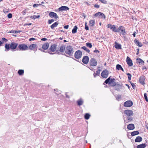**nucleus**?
<instances>
[{
	"mask_svg": "<svg viewBox=\"0 0 148 148\" xmlns=\"http://www.w3.org/2000/svg\"><path fill=\"white\" fill-rule=\"evenodd\" d=\"M3 12L5 13H8L9 12V11L7 10V9H5V10H3Z\"/></svg>",
	"mask_w": 148,
	"mask_h": 148,
	"instance_id": "680f3d73",
	"label": "nucleus"
},
{
	"mask_svg": "<svg viewBox=\"0 0 148 148\" xmlns=\"http://www.w3.org/2000/svg\"><path fill=\"white\" fill-rule=\"evenodd\" d=\"M54 21V20L53 19H51L48 20V23L49 24H51L52 22H53Z\"/></svg>",
	"mask_w": 148,
	"mask_h": 148,
	"instance_id": "37998d69",
	"label": "nucleus"
},
{
	"mask_svg": "<svg viewBox=\"0 0 148 148\" xmlns=\"http://www.w3.org/2000/svg\"><path fill=\"white\" fill-rule=\"evenodd\" d=\"M89 60V58L88 56H86L83 57L82 60V62L85 64H87Z\"/></svg>",
	"mask_w": 148,
	"mask_h": 148,
	"instance_id": "9b49d317",
	"label": "nucleus"
},
{
	"mask_svg": "<svg viewBox=\"0 0 148 148\" xmlns=\"http://www.w3.org/2000/svg\"><path fill=\"white\" fill-rule=\"evenodd\" d=\"M127 75L128 78L129 80H130L131 79V78L132 77L130 73H128L127 74Z\"/></svg>",
	"mask_w": 148,
	"mask_h": 148,
	"instance_id": "79ce46f5",
	"label": "nucleus"
},
{
	"mask_svg": "<svg viewBox=\"0 0 148 148\" xmlns=\"http://www.w3.org/2000/svg\"><path fill=\"white\" fill-rule=\"evenodd\" d=\"M69 9L68 7L65 6H62L58 8V10L60 11L63 12L64 11H67Z\"/></svg>",
	"mask_w": 148,
	"mask_h": 148,
	"instance_id": "9d476101",
	"label": "nucleus"
},
{
	"mask_svg": "<svg viewBox=\"0 0 148 148\" xmlns=\"http://www.w3.org/2000/svg\"><path fill=\"white\" fill-rule=\"evenodd\" d=\"M142 138L140 136H138L136 137L135 140V141L136 142H140L142 141Z\"/></svg>",
	"mask_w": 148,
	"mask_h": 148,
	"instance_id": "a878e982",
	"label": "nucleus"
},
{
	"mask_svg": "<svg viewBox=\"0 0 148 148\" xmlns=\"http://www.w3.org/2000/svg\"><path fill=\"white\" fill-rule=\"evenodd\" d=\"M11 49L14 50L16 49L17 47L18 44L17 43L12 42L10 44Z\"/></svg>",
	"mask_w": 148,
	"mask_h": 148,
	"instance_id": "f8f14e48",
	"label": "nucleus"
},
{
	"mask_svg": "<svg viewBox=\"0 0 148 148\" xmlns=\"http://www.w3.org/2000/svg\"><path fill=\"white\" fill-rule=\"evenodd\" d=\"M82 53L80 50H78L76 51L74 54V57L76 59H79L82 56Z\"/></svg>",
	"mask_w": 148,
	"mask_h": 148,
	"instance_id": "7ed1b4c3",
	"label": "nucleus"
},
{
	"mask_svg": "<svg viewBox=\"0 0 148 148\" xmlns=\"http://www.w3.org/2000/svg\"><path fill=\"white\" fill-rule=\"evenodd\" d=\"M5 51H7L9 50L10 49H11L10 45V44H6L5 46Z\"/></svg>",
	"mask_w": 148,
	"mask_h": 148,
	"instance_id": "412c9836",
	"label": "nucleus"
},
{
	"mask_svg": "<svg viewBox=\"0 0 148 148\" xmlns=\"http://www.w3.org/2000/svg\"><path fill=\"white\" fill-rule=\"evenodd\" d=\"M77 28V26H75L72 31V33L73 34H75L76 33Z\"/></svg>",
	"mask_w": 148,
	"mask_h": 148,
	"instance_id": "c85d7f7f",
	"label": "nucleus"
},
{
	"mask_svg": "<svg viewBox=\"0 0 148 148\" xmlns=\"http://www.w3.org/2000/svg\"><path fill=\"white\" fill-rule=\"evenodd\" d=\"M134 42L136 45L139 47H141L143 46V44L141 42H139L137 40H135Z\"/></svg>",
	"mask_w": 148,
	"mask_h": 148,
	"instance_id": "6ab92c4d",
	"label": "nucleus"
},
{
	"mask_svg": "<svg viewBox=\"0 0 148 148\" xmlns=\"http://www.w3.org/2000/svg\"><path fill=\"white\" fill-rule=\"evenodd\" d=\"M81 49H83L86 51V52L89 53L90 52V50L88 49V48L85 46H83L81 47Z\"/></svg>",
	"mask_w": 148,
	"mask_h": 148,
	"instance_id": "7c9ffc66",
	"label": "nucleus"
},
{
	"mask_svg": "<svg viewBox=\"0 0 148 148\" xmlns=\"http://www.w3.org/2000/svg\"><path fill=\"white\" fill-rule=\"evenodd\" d=\"M18 48L20 50L22 51L26 50L28 48L27 45L24 44H21L19 45Z\"/></svg>",
	"mask_w": 148,
	"mask_h": 148,
	"instance_id": "39448f33",
	"label": "nucleus"
},
{
	"mask_svg": "<svg viewBox=\"0 0 148 148\" xmlns=\"http://www.w3.org/2000/svg\"><path fill=\"white\" fill-rule=\"evenodd\" d=\"M100 71L99 69L97 70L96 71V73H95L94 74V75L95 77L96 75H99L100 73Z\"/></svg>",
	"mask_w": 148,
	"mask_h": 148,
	"instance_id": "e433bc0d",
	"label": "nucleus"
},
{
	"mask_svg": "<svg viewBox=\"0 0 148 148\" xmlns=\"http://www.w3.org/2000/svg\"><path fill=\"white\" fill-rule=\"evenodd\" d=\"M12 14L11 13H9L8 15V17L9 18H11L12 17Z\"/></svg>",
	"mask_w": 148,
	"mask_h": 148,
	"instance_id": "3c124183",
	"label": "nucleus"
},
{
	"mask_svg": "<svg viewBox=\"0 0 148 148\" xmlns=\"http://www.w3.org/2000/svg\"><path fill=\"white\" fill-rule=\"evenodd\" d=\"M97 64V62L96 60L93 59V66H96Z\"/></svg>",
	"mask_w": 148,
	"mask_h": 148,
	"instance_id": "49530a36",
	"label": "nucleus"
},
{
	"mask_svg": "<svg viewBox=\"0 0 148 148\" xmlns=\"http://www.w3.org/2000/svg\"><path fill=\"white\" fill-rule=\"evenodd\" d=\"M146 147V145L145 143H143L138 145L136 146V148H144Z\"/></svg>",
	"mask_w": 148,
	"mask_h": 148,
	"instance_id": "cd10ccee",
	"label": "nucleus"
},
{
	"mask_svg": "<svg viewBox=\"0 0 148 148\" xmlns=\"http://www.w3.org/2000/svg\"><path fill=\"white\" fill-rule=\"evenodd\" d=\"M24 73V71L23 70L20 69L18 70V73L20 75H22Z\"/></svg>",
	"mask_w": 148,
	"mask_h": 148,
	"instance_id": "473e14b6",
	"label": "nucleus"
},
{
	"mask_svg": "<svg viewBox=\"0 0 148 148\" xmlns=\"http://www.w3.org/2000/svg\"><path fill=\"white\" fill-rule=\"evenodd\" d=\"M133 120V117L130 116H127V120H124V122L125 123H127L132 121Z\"/></svg>",
	"mask_w": 148,
	"mask_h": 148,
	"instance_id": "2eb2a0df",
	"label": "nucleus"
},
{
	"mask_svg": "<svg viewBox=\"0 0 148 148\" xmlns=\"http://www.w3.org/2000/svg\"><path fill=\"white\" fill-rule=\"evenodd\" d=\"M2 40L3 41H5V42H7L8 40L7 39L4 38H2Z\"/></svg>",
	"mask_w": 148,
	"mask_h": 148,
	"instance_id": "4d7b16f0",
	"label": "nucleus"
},
{
	"mask_svg": "<svg viewBox=\"0 0 148 148\" xmlns=\"http://www.w3.org/2000/svg\"><path fill=\"white\" fill-rule=\"evenodd\" d=\"M115 79L114 78H112L110 79V77H109L103 83L104 85L108 84L109 85L111 86H114L116 85V83L115 82Z\"/></svg>",
	"mask_w": 148,
	"mask_h": 148,
	"instance_id": "f03ea898",
	"label": "nucleus"
},
{
	"mask_svg": "<svg viewBox=\"0 0 148 148\" xmlns=\"http://www.w3.org/2000/svg\"><path fill=\"white\" fill-rule=\"evenodd\" d=\"M35 40V39L33 38H29V40L30 41H32V40Z\"/></svg>",
	"mask_w": 148,
	"mask_h": 148,
	"instance_id": "bf43d9fd",
	"label": "nucleus"
},
{
	"mask_svg": "<svg viewBox=\"0 0 148 148\" xmlns=\"http://www.w3.org/2000/svg\"><path fill=\"white\" fill-rule=\"evenodd\" d=\"M126 62L127 64L130 66H132L133 65L132 60L128 56L126 58Z\"/></svg>",
	"mask_w": 148,
	"mask_h": 148,
	"instance_id": "ddd939ff",
	"label": "nucleus"
},
{
	"mask_svg": "<svg viewBox=\"0 0 148 148\" xmlns=\"http://www.w3.org/2000/svg\"><path fill=\"white\" fill-rule=\"evenodd\" d=\"M145 77L142 76L140 77L139 78V81L140 83L142 85H144L145 84Z\"/></svg>",
	"mask_w": 148,
	"mask_h": 148,
	"instance_id": "4468645a",
	"label": "nucleus"
},
{
	"mask_svg": "<svg viewBox=\"0 0 148 148\" xmlns=\"http://www.w3.org/2000/svg\"><path fill=\"white\" fill-rule=\"evenodd\" d=\"M136 62L137 63H139L141 65H143L144 64V61L140 58H137L136 59Z\"/></svg>",
	"mask_w": 148,
	"mask_h": 148,
	"instance_id": "5701e85b",
	"label": "nucleus"
},
{
	"mask_svg": "<svg viewBox=\"0 0 148 148\" xmlns=\"http://www.w3.org/2000/svg\"><path fill=\"white\" fill-rule=\"evenodd\" d=\"M77 105L80 106L82 105L83 104L84 101L82 99L80 98L77 100Z\"/></svg>",
	"mask_w": 148,
	"mask_h": 148,
	"instance_id": "aec40b11",
	"label": "nucleus"
},
{
	"mask_svg": "<svg viewBox=\"0 0 148 148\" xmlns=\"http://www.w3.org/2000/svg\"><path fill=\"white\" fill-rule=\"evenodd\" d=\"M49 16L50 17L54 18L55 19H57L58 18V16L56 13L52 12H50L49 13Z\"/></svg>",
	"mask_w": 148,
	"mask_h": 148,
	"instance_id": "1a4fd4ad",
	"label": "nucleus"
},
{
	"mask_svg": "<svg viewBox=\"0 0 148 148\" xmlns=\"http://www.w3.org/2000/svg\"><path fill=\"white\" fill-rule=\"evenodd\" d=\"M108 71L107 69H105L101 74V76L103 78H106L108 75Z\"/></svg>",
	"mask_w": 148,
	"mask_h": 148,
	"instance_id": "423d86ee",
	"label": "nucleus"
},
{
	"mask_svg": "<svg viewBox=\"0 0 148 148\" xmlns=\"http://www.w3.org/2000/svg\"><path fill=\"white\" fill-rule=\"evenodd\" d=\"M144 97H145V100L147 101L148 102V100L147 97V93H145L144 94Z\"/></svg>",
	"mask_w": 148,
	"mask_h": 148,
	"instance_id": "a18cd8bd",
	"label": "nucleus"
},
{
	"mask_svg": "<svg viewBox=\"0 0 148 148\" xmlns=\"http://www.w3.org/2000/svg\"><path fill=\"white\" fill-rule=\"evenodd\" d=\"M133 105L132 102L130 100L127 101L124 103V106L126 107H130Z\"/></svg>",
	"mask_w": 148,
	"mask_h": 148,
	"instance_id": "0eeeda50",
	"label": "nucleus"
},
{
	"mask_svg": "<svg viewBox=\"0 0 148 148\" xmlns=\"http://www.w3.org/2000/svg\"><path fill=\"white\" fill-rule=\"evenodd\" d=\"M115 45L114 46V47L116 49H121V45L120 44H118L116 42H115Z\"/></svg>",
	"mask_w": 148,
	"mask_h": 148,
	"instance_id": "393cba45",
	"label": "nucleus"
},
{
	"mask_svg": "<svg viewBox=\"0 0 148 148\" xmlns=\"http://www.w3.org/2000/svg\"><path fill=\"white\" fill-rule=\"evenodd\" d=\"M41 5L40 4H35L33 5V7L34 8L37 7L39 5Z\"/></svg>",
	"mask_w": 148,
	"mask_h": 148,
	"instance_id": "c03bdc74",
	"label": "nucleus"
},
{
	"mask_svg": "<svg viewBox=\"0 0 148 148\" xmlns=\"http://www.w3.org/2000/svg\"><path fill=\"white\" fill-rule=\"evenodd\" d=\"M112 25H112L110 24H108L107 25V27L108 28H110V29H111Z\"/></svg>",
	"mask_w": 148,
	"mask_h": 148,
	"instance_id": "603ef678",
	"label": "nucleus"
},
{
	"mask_svg": "<svg viewBox=\"0 0 148 148\" xmlns=\"http://www.w3.org/2000/svg\"><path fill=\"white\" fill-rule=\"evenodd\" d=\"M47 40V39L45 38H42V39H41V40L43 41H45Z\"/></svg>",
	"mask_w": 148,
	"mask_h": 148,
	"instance_id": "13d9d810",
	"label": "nucleus"
},
{
	"mask_svg": "<svg viewBox=\"0 0 148 148\" xmlns=\"http://www.w3.org/2000/svg\"><path fill=\"white\" fill-rule=\"evenodd\" d=\"M136 50H137V53H136V55H138L139 54V49H136Z\"/></svg>",
	"mask_w": 148,
	"mask_h": 148,
	"instance_id": "e2e57ef3",
	"label": "nucleus"
},
{
	"mask_svg": "<svg viewBox=\"0 0 148 148\" xmlns=\"http://www.w3.org/2000/svg\"><path fill=\"white\" fill-rule=\"evenodd\" d=\"M94 52L95 53H99V51L97 50H95L94 51Z\"/></svg>",
	"mask_w": 148,
	"mask_h": 148,
	"instance_id": "69168bd1",
	"label": "nucleus"
},
{
	"mask_svg": "<svg viewBox=\"0 0 148 148\" xmlns=\"http://www.w3.org/2000/svg\"><path fill=\"white\" fill-rule=\"evenodd\" d=\"M49 46V43L48 42H47L43 45L42 46V48L43 49L46 50L48 48Z\"/></svg>",
	"mask_w": 148,
	"mask_h": 148,
	"instance_id": "4be33fe9",
	"label": "nucleus"
},
{
	"mask_svg": "<svg viewBox=\"0 0 148 148\" xmlns=\"http://www.w3.org/2000/svg\"><path fill=\"white\" fill-rule=\"evenodd\" d=\"M118 32L120 31L121 32L122 35L123 36L125 35L126 34L125 29L122 26H119L118 29Z\"/></svg>",
	"mask_w": 148,
	"mask_h": 148,
	"instance_id": "6e6552de",
	"label": "nucleus"
},
{
	"mask_svg": "<svg viewBox=\"0 0 148 148\" xmlns=\"http://www.w3.org/2000/svg\"><path fill=\"white\" fill-rule=\"evenodd\" d=\"M94 6L96 8H99V5L97 4H95L94 5Z\"/></svg>",
	"mask_w": 148,
	"mask_h": 148,
	"instance_id": "864d4df0",
	"label": "nucleus"
},
{
	"mask_svg": "<svg viewBox=\"0 0 148 148\" xmlns=\"http://www.w3.org/2000/svg\"><path fill=\"white\" fill-rule=\"evenodd\" d=\"M101 14H100V16L99 17V18H101L102 19H105L106 18V16L105 15L102 13L101 12Z\"/></svg>",
	"mask_w": 148,
	"mask_h": 148,
	"instance_id": "ea45409f",
	"label": "nucleus"
},
{
	"mask_svg": "<svg viewBox=\"0 0 148 148\" xmlns=\"http://www.w3.org/2000/svg\"><path fill=\"white\" fill-rule=\"evenodd\" d=\"M89 25L90 26H92V20H91L89 21Z\"/></svg>",
	"mask_w": 148,
	"mask_h": 148,
	"instance_id": "5fc2aeb1",
	"label": "nucleus"
},
{
	"mask_svg": "<svg viewBox=\"0 0 148 148\" xmlns=\"http://www.w3.org/2000/svg\"><path fill=\"white\" fill-rule=\"evenodd\" d=\"M40 17V15H34L33 16H31L30 17V18H32L34 19H35L36 18H39Z\"/></svg>",
	"mask_w": 148,
	"mask_h": 148,
	"instance_id": "4c0bfd02",
	"label": "nucleus"
},
{
	"mask_svg": "<svg viewBox=\"0 0 148 148\" xmlns=\"http://www.w3.org/2000/svg\"><path fill=\"white\" fill-rule=\"evenodd\" d=\"M124 113L127 116H132L134 115L133 111L130 110H125L124 111Z\"/></svg>",
	"mask_w": 148,
	"mask_h": 148,
	"instance_id": "20e7f679",
	"label": "nucleus"
},
{
	"mask_svg": "<svg viewBox=\"0 0 148 148\" xmlns=\"http://www.w3.org/2000/svg\"><path fill=\"white\" fill-rule=\"evenodd\" d=\"M99 1H100V2H101L102 3H104V4H106L107 3V1L105 0H99Z\"/></svg>",
	"mask_w": 148,
	"mask_h": 148,
	"instance_id": "8fccbe9b",
	"label": "nucleus"
},
{
	"mask_svg": "<svg viewBox=\"0 0 148 148\" xmlns=\"http://www.w3.org/2000/svg\"><path fill=\"white\" fill-rule=\"evenodd\" d=\"M66 49L65 45H62L60 47L59 51L60 52L62 53L64 51H65Z\"/></svg>",
	"mask_w": 148,
	"mask_h": 148,
	"instance_id": "f3484780",
	"label": "nucleus"
},
{
	"mask_svg": "<svg viewBox=\"0 0 148 148\" xmlns=\"http://www.w3.org/2000/svg\"><path fill=\"white\" fill-rule=\"evenodd\" d=\"M21 32V30L16 31V30H11L9 32L11 33H20Z\"/></svg>",
	"mask_w": 148,
	"mask_h": 148,
	"instance_id": "2f4dec72",
	"label": "nucleus"
},
{
	"mask_svg": "<svg viewBox=\"0 0 148 148\" xmlns=\"http://www.w3.org/2000/svg\"><path fill=\"white\" fill-rule=\"evenodd\" d=\"M90 115L89 113H86L84 115V117L85 119L86 120L89 119Z\"/></svg>",
	"mask_w": 148,
	"mask_h": 148,
	"instance_id": "c9c22d12",
	"label": "nucleus"
},
{
	"mask_svg": "<svg viewBox=\"0 0 148 148\" xmlns=\"http://www.w3.org/2000/svg\"><path fill=\"white\" fill-rule=\"evenodd\" d=\"M57 45L55 44L52 45L50 48V49L51 51L54 52L56 50Z\"/></svg>",
	"mask_w": 148,
	"mask_h": 148,
	"instance_id": "a211bd4d",
	"label": "nucleus"
},
{
	"mask_svg": "<svg viewBox=\"0 0 148 148\" xmlns=\"http://www.w3.org/2000/svg\"><path fill=\"white\" fill-rule=\"evenodd\" d=\"M139 134V132L138 131H134L131 133V135L132 136H134Z\"/></svg>",
	"mask_w": 148,
	"mask_h": 148,
	"instance_id": "c756f323",
	"label": "nucleus"
},
{
	"mask_svg": "<svg viewBox=\"0 0 148 148\" xmlns=\"http://www.w3.org/2000/svg\"><path fill=\"white\" fill-rule=\"evenodd\" d=\"M90 66H92V58H91L90 60Z\"/></svg>",
	"mask_w": 148,
	"mask_h": 148,
	"instance_id": "6e6d98bb",
	"label": "nucleus"
},
{
	"mask_svg": "<svg viewBox=\"0 0 148 148\" xmlns=\"http://www.w3.org/2000/svg\"><path fill=\"white\" fill-rule=\"evenodd\" d=\"M36 46V45L34 44H33L29 46V48L31 50H33L35 48Z\"/></svg>",
	"mask_w": 148,
	"mask_h": 148,
	"instance_id": "f704fd0d",
	"label": "nucleus"
},
{
	"mask_svg": "<svg viewBox=\"0 0 148 148\" xmlns=\"http://www.w3.org/2000/svg\"><path fill=\"white\" fill-rule=\"evenodd\" d=\"M116 68L117 70H121L123 72H124V69L119 64H117L116 65Z\"/></svg>",
	"mask_w": 148,
	"mask_h": 148,
	"instance_id": "bb28decb",
	"label": "nucleus"
},
{
	"mask_svg": "<svg viewBox=\"0 0 148 148\" xmlns=\"http://www.w3.org/2000/svg\"><path fill=\"white\" fill-rule=\"evenodd\" d=\"M130 83H131V84L132 86V87L134 89H135L136 86L135 85V84H134V83L131 82H130Z\"/></svg>",
	"mask_w": 148,
	"mask_h": 148,
	"instance_id": "de8ad7c7",
	"label": "nucleus"
},
{
	"mask_svg": "<svg viewBox=\"0 0 148 148\" xmlns=\"http://www.w3.org/2000/svg\"><path fill=\"white\" fill-rule=\"evenodd\" d=\"M47 53H49V54H52V55L53 54H54L55 53H50V51L49 50L47 51Z\"/></svg>",
	"mask_w": 148,
	"mask_h": 148,
	"instance_id": "774afa93",
	"label": "nucleus"
},
{
	"mask_svg": "<svg viewBox=\"0 0 148 148\" xmlns=\"http://www.w3.org/2000/svg\"><path fill=\"white\" fill-rule=\"evenodd\" d=\"M32 24L31 23H26V24H25L24 25H25H25H31Z\"/></svg>",
	"mask_w": 148,
	"mask_h": 148,
	"instance_id": "338daca9",
	"label": "nucleus"
},
{
	"mask_svg": "<svg viewBox=\"0 0 148 148\" xmlns=\"http://www.w3.org/2000/svg\"><path fill=\"white\" fill-rule=\"evenodd\" d=\"M135 128L134 125L133 124H130L127 126V128L129 130H132L134 129Z\"/></svg>",
	"mask_w": 148,
	"mask_h": 148,
	"instance_id": "dca6fc26",
	"label": "nucleus"
},
{
	"mask_svg": "<svg viewBox=\"0 0 148 148\" xmlns=\"http://www.w3.org/2000/svg\"><path fill=\"white\" fill-rule=\"evenodd\" d=\"M58 25V21L56 22L53 24H52L50 26L51 28L53 29L54 27H56Z\"/></svg>",
	"mask_w": 148,
	"mask_h": 148,
	"instance_id": "b1692460",
	"label": "nucleus"
},
{
	"mask_svg": "<svg viewBox=\"0 0 148 148\" xmlns=\"http://www.w3.org/2000/svg\"><path fill=\"white\" fill-rule=\"evenodd\" d=\"M86 45L87 47H89L91 48L92 47V45L91 43L87 42L86 43Z\"/></svg>",
	"mask_w": 148,
	"mask_h": 148,
	"instance_id": "a19ab883",
	"label": "nucleus"
},
{
	"mask_svg": "<svg viewBox=\"0 0 148 148\" xmlns=\"http://www.w3.org/2000/svg\"><path fill=\"white\" fill-rule=\"evenodd\" d=\"M85 29L86 30H88L89 28H88V26L87 25V23H85Z\"/></svg>",
	"mask_w": 148,
	"mask_h": 148,
	"instance_id": "09e8293b",
	"label": "nucleus"
},
{
	"mask_svg": "<svg viewBox=\"0 0 148 148\" xmlns=\"http://www.w3.org/2000/svg\"><path fill=\"white\" fill-rule=\"evenodd\" d=\"M101 14V12H99L98 13H96L94 15V16L95 17H99L100 16V14Z\"/></svg>",
	"mask_w": 148,
	"mask_h": 148,
	"instance_id": "58836bf2",
	"label": "nucleus"
},
{
	"mask_svg": "<svg viewBox=\"0 0 148 148\" xmlns=\"http://www.w3.org/2000/svg\"><path fill=\"white\" fill-rule=\"evenodd\" d=\"M121 96H119L116 97V99L117 100H119L120 99H121Z\"/></svg>",
	"mask_w": 148,
	"mask_h": 148,
	"instance_id": "0e129e2a",
	"label": "nucleus"
},
{
	"mask_svg": "<svg viewBox=\"0 0 148 148\" xmlns=\"http://www.w3.org/2000/svg\"><path fill=\"white\" fill-rule=\"evenodd\" d=\"M69 27V25H67L64 26V28L65 29H68V28Z\"/></svg>",
	"mask_w": 148,
	"mask_h": 148,
	"instance_id": "052dcab7",
	"label": "nucleus"
},
{
	"mask_svg": "<svg viewBox=\"0 0 148 148\" xmlns=\"http://www.w3.org/2000/svg\"><path fill=\"white\" fill-rule=\"evenodd\" d=\"M74 52V51L71 45H69L66 47L65 53V54L64 55L66 57H69V56H73ZM61 54L63 55L62 53Z\"/></svg>",
	"mask_w": 148,
	"mask_h": 148,
	"instance_id": "f257e3e1",
	"label": "nucleus"
},
{
	"mask_svg": "<svg viewBox=\"0 0 148 148\" xmlns=\"http://www.w3.org/2000/svg\"><path fill=\"white\" fill-rule=\"evenodd\" d=\"M111 29L114 32H118V31L116 29V27L115 25H113L111 27Z\"/></svg>",
	"mask_w": 148,
	"mask_h": 148,
	"instance_id": "72a5a7b5",
	"label": "nucleus"
}]
</instances>
